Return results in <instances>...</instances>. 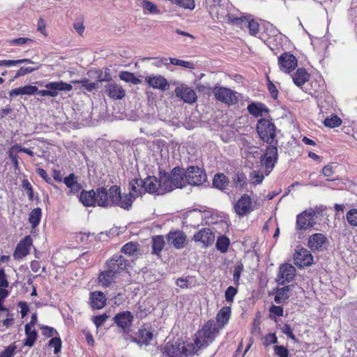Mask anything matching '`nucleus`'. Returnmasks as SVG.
Masks as SVG:
<instances>
[{"instance_id":"nucleus-6","label":"nucleus","mask_w":357,"mask_h":357,"mask_svg":"<svg viewBox=\"0 0 357 357\" xmlns=\"http://www.w3.org/2000/svg\"><path fill=\"white\" fill-rule=\"evenodd\" d=\"M316 211L310 208L303 211L296 216V229L298 231L306 230L313 227L316 225L314 217Z\"/></svg>"},{"instance_id":"nucleus-51","label":"nucleus","mask_w":357,"mask_h":357,"mask_svg":"<svg viewBox=\"0 0 357 357\" xmlns=\"http://www.w3.org/2000/svg\"><path fill=\"white\" fill-rule=\"evenodd\" d=\"M142 6L144 10H148L150 13L158 14L160 13V10L158 8V6L149 0H143L142 2Z\"/></svg>"},{"instance_id":"nucleus-23","label":"nucleus","mask_w":357,"mask_h":357,"mask_svg":"<svg viewBox=\"0 0 357 357\" xmlns=\"http://www.w3.org/2000/svg\"><path fill=\"white\" fill-rule=\"evenodd\" d=\"M142 188L148 193L161 195L159 180L154 176L146 177L142 182Z\"/></svg>"},{"instance_id":"nucleus-37","label":"nucleus","mask_w":357,"mask_h":357,"mask_svg":"<svg viewBox=\"0 0 357 357\" xmlns=\"http://www.w3.org/2000/svg\"><path fill=\"white\" fill-rule=\"evenodd\" d=\"M165 245L164 237L162 235H157L152 238V253L160 256V253Z\"/></svg>"},{"instance_id":"nucleus-11","label":"nucleus","mask_w":357,"mask_h":357,"mask_svg":"<svg viewBox=\"0 0 357 357\" xmlns=\"http://www.w3.org/2000/svg\"><path fill=\"white\" fill-rule=\"evenodd\" d=\"M296 273L294 266L290 264H283L280 266L276 281L280 284H285L294 280Z\"/></svg>"},{"instance_id":"nucleus-62","label":"nucleus","mask_w":357,"mask_h":357,"mask_svg":"<svg viewBox=\"0 0 357 357\" xmlns=\"http://www.w3.org/2000/svg\"><path fill=\"white\" fill-rule=\"evenodd\" d=\"M277 160V158H271V156L264 157V155L261 159V162L263 165L266 167V169L270 170L273 169Z\"/></svg>"},{"instance_id":"nucleus-57","label":"nucleus","mask_w":357,"mask_h":357,"mask_svg":"<svg viewBox=\"0 0 357 357\" xmlns=\"http://www.w3.org/2000/svg\"><path fill=\"white\" fill-rule=\"evenodd\" d=\"M169 61L172 65L179 66L189 69H192L194 68V64L190 61L177 59L175 58H170Z\"/></svg>"},{"instance_id":"nucleus-27","label":"nucleus","mask_w":357,"mask_h":357,"mask_svg":"<svg viewBox=\"0 0 357 357\" xmlns=\"http://www.w3.org/2000/svg\"><path fill=\"white\" fill-rule=\"evenodd\" d=\"M327 241L325 235L321 233H316L310 236L307 242L308 247L312 252L319 250L324 244Z\"/></svg>"},{"instance_id":"nucleus-63","label":"nucleus","mask_w":357,"mask_h":357,"mask_svg":"<svg viewBox=\"0 0 357 357\" xmlns=\"http://www.w3.org/2000/svg\"><path fill=\"white\" fill-rule=\"evenodd\" d=\"M334 172L333 167L331 165H325L322 169V174L325 177H326V181H335V179L331 178Z\"/></svg>"},{"instance_id":"nucleus-5","label":"nucleus","mask_w":357,"mask_h":357,"mask_svg":"<svg viewBox=\"0 0 357 357\" xmlns=\"http://www.w3.org/2000/svg\"><path fill=\"white\" fill-rule=\"evenodd\" d=\"M213 93L217 100L228 105H235L238 102L236 92L227 87L215 86Z\"/></svg>"},{"instance_id":"nucleus-64","label":"nucleus","mask_w":357,"mask_h":357,"mask_svg":"<svg viewBox=\"0 0 357 357\" xmlns=\"http://www.w3.org/2000/svg\"><path fill=\"white\" fill-rule=\"evenodd\" d=\"M278 342V337L275 333H268L266 335L263 339V344L266 347L271 344H276Z\"/></svg>"},{"instance_id":"nucleus-52","label":"nucleus","mask_w":357,"mask_h":357,"mask_svg":"<svg viewBox=\"0 0 357 357\" xmlns=\"http://www.w3.org/2000/svg\"><path fill=\"white\" fill-rule=\"evenodd\" d=\"M62 342L60 337H52L48 343L50 347L54 348V354H58L61 349Z\"/></svg>"},{"instance_id":"nucleus-29","label":"nucleus","mask_w":357,"mask_h":357,"mask_svg":"<svg viewBox=\"0 0 357 357\" xmlns=\"http://www.w3.org/2000/svg\"><path fill=\"white\" fill-rule=\"evenodd\" d=\"M231 317V307H222L216 315V324L219 330L222 328L229 321Z\"/></svg>"},{"instance_id":"nucleus-41","label":"nucleus","mask_w":357,"mask_h":357,"mask_svg":"<svg viewBox=\"0 0 357 357\" xmlns=\"http://www.w3.org/2000/svg\"><path fill=\"white\" fill-rule=\"evenodd\" d=\"M169 176L172 183L174 190L176 188H182L185 185L184 178L181 174L172 172Z\"/></svg>"},{"instance_id":"nucleus-40","label":"nucleus","mask_w":357,"mask_h":357,"mask_svg":"<svg viewBox=\"0 0 357 357\" xmlns=\"http://www.w3.org/2000/svg\"><path fill=\"white\" fill-rule=\"evenodd\" d=\"M342 123V119L336 114L327 116L324 121V125L330 128L339 127Z\"/></svg>"},{"instance_id":"nucleus-38","label":"nucleus","mask_w":357,"mask_h":357,"mask_svg":"<svg viewBox=\"0 0 357 357\" xmlns=\"http://www.w3.org/2000/svg\"><path fill=\"white\" fill-rule=\"evenodd\" d=\"M229 182L228 178L224 174L218 173L213 179V185L215 188L223 190L227 188Z\"/></svg>"},{"instance_id":"nucleus-47","label":"nucleus","mask_w":357,"mask_h":357,"mask_svg":"<svg viewBox=\"0 0 357 357\" xmlns=\"http://www.w3.org/2000/svg\"><path fill=\"white\" fill-rule=\"evenodd\" d=\"M243 270L244 266L241 262L237 263L234 266V269L233 271V281L236 287H238L240 284V278Z\"/></svg>"},{"instance_id":"nucleus-49","label":"nucleus","mask_w":357,"mask_h":357,"mask_svg":"<svg viewBox=\"0 0 357 357\" xmlns=\"http://www.w3.org/2000/svg\"><path fill=\"white\" fill-rule=\"evenodd\" d=\"M33 63V61L29 59H22L17 60H1L0 61V66L10 67L20 63Z\"/></svg>"},{"instance_id":"nucleus-42","label":"nucleus","mask_w":357,"mask_h":357,"mask_svg":"<svg viewBox=\"0 0 357 357\" xmlns=\"http://www.w3.org/2000/svg\"><path fill=\"white\" fill-rule=\"evenodd\" d=\"M230 245V240L225 236H219L216 241V248L222 253L227 252L228 248Z\"/></svg>"},{"instance_id":"nucleus-39","label":"nucleus","mask_w":357,"mask_h":357,"mask_svg":"<svg viewBox=\"0 0 357 357\" xmlns=\"http://www.w3.org/2000/svg\"><path fill=\"white\" fill-rule=\"evenodd\" d=\"M42 210L40 208H35L31 211L29 215V222L32 228H36L40 224Z\"/></svg>"},{"instance_id":"nucleus-44","label":"nucleus","mask_w":357,"mask_h":357,"mask_svg":"<svg viewBox=\"0 0 357 357\" xmlns=\"http://www.w3.org/2000/svg\"><path fill=\"white\" fill-rule=\"evenodd\" d=\"M71 83L80 84L83 88L89 92L96 89L98 86V82H90L87 78L79 80H72Z\"/></svg>"},{"instance_id":"nucleus-25","label":"nucleus","mask_w":357,"mask_h":357,"mask_svg":"<svg viewBox=\"0 0 357 357\" xmlns=\"http://www.w3.org/2000/svg\"><path fill=\"white\" fill-rule=\"evenodd\" d=\"M145 81L150 86L162 91L168 89L169 86L167 79L161 75L148 76Z\"/></svg>"},{"instance_id":"nucleus-28","label":"nucleus","mask_w":357,"mask_h":357,"mask_svg":"<svg viewBox=\"0 0 357 357\" xmlns=\"http://www.w3.org/2000/svg\"><path fill=\"white\" fill-rule=\"evenodd\" d=\"M76 179L77 177L74 173H70L64 178L63 183L69 188V192H67L68 195L77 194L82 189L81 184Z\"/></svg>"},{"instance_id":"nucleus-24","label":"nucleus","mask_w":357,"mask_h":357,"mask_svg":"<svg viewBox=\"0 0 357 357\" xmlns=\"http://www.w3.org/2000/svg\"><path fill=\"white\" fill-rule=\"evenodd\" d=\"M116 275L111 272L107 268L99 273L98 276V283L103 288H107L115 282Z\"/></svg>"},{"instance_id":"nucleus-20","label":"nucleus","mask_w":357,"mask_h":357,"mask_svg":"<svg viewBox=\"0 0 357 357\" xmlns=\"http://www.w3.org/2000/svg\"><path fill=\"white\" fill-rule=\"evenodd\" d=\"M45 88L51 92L50 97H56L59 95V91H70L73 86L70 84L60 82H51L45 84Z\"/></svg>"},{"instance_id":"nucleus-54","label":"nucleus","mask_w":357,"mask_h":357,"mask_svg":"<svg viewBox=\"0 0 357 357\" xmlns=\"http://www.w3.org/2000/svg\"><path fill=\"white\" fill-rule=\"evenodd\" d=\"M175 4L184 9L194 10L195 8V0H177Z\"/></svg>"},{"instance_id":"nucleus-26","label":"nucleus","mask_w":357,"mask_h":357,"mask_svg":"<svg viewBox=\"0 0 357 357\" xmlns=\"http://www.w3.org/2000/svg\"><path fill=\"white\" fill-rule=\"evenodd\" d=\"M291 77L294 84L296 86L302 87L310 80V75L305 68L301 67L296 69Z\"/></svg>"},{"instance_id":"nucleus-19","label":"nucleus","mask_w":357,"mask_h":357,"mask_svg":"<svg viewBox=\"0 0 357 357\" xmlns=\"http://www.w3.org/2000/svg\"><path fill=\"white\" fill-rule=\"evenodd\" d=\"M231 21L236 24H244L249 30L250 36H256L259 31V24L255 19H250L246 17H235Z\"/></svg>"},{"instance_id":"nucleus-22","label":"nucleus","mask_w":357,"mask_h":357,"mask_svg":"<svg viewBox=\"0 0 357 357\" xmlns=\"http://www.w3.org/2000/svg\"><path fill=\"white\" fill-rule=\"evenodd\" d=\"M90 303L93 310L102 309L107 304V297L100 291H95L90 293Z\"/></svg>"},{"instance_id":"nucleus-1","label":"nucleus","mask_w":357,"mask_h":357,"mask_svg":"<svg viewBox=\"0 0 357 357\" xmlns=\"http://www.w3.org/2000/svg\"><path fill=\"white\" fill-rule=\"evenodd\" d=\"M79 202L86 207L98 205L101 207L108 206L107 190L105 188H98L96 190H82L79 196Z\"/></svg>"},{"instance_id":"nucleus-61","label":"nucleus","mask_w":357,"mask_h":357,"mask_svg":"<svg viewBox=\"0 0 357 357\" xmlns=\"http://www.w3.org/2000/svg\"><path fill=\"white\" fill-rule=\"evenodd\" d=\"M22 187L26 191L29 200L33 202L34 199L33 190L29 181L26 179H24L22 181Z\"/></svg>"},{"instance_id":"nucleus-8","label":"nucleus","mask_w":357,"mask_h":357,"mask_svg":"<svg viewBox=\"0 0 357 357\" xmlns=\"http://www.w3.org/2000/svg\"><path fill=\"white\" fill-rule=\"evenodd\" d=\"M235 213L241 217L248 215L255 209L252 205L251 197L248 194H243L236 201L234 206Z\"/></svg>"},{"instance_id":"nucleus-48","label":"nucleus","mask_w":357,"mask_h":357,"mask_svg":"<svg viewBox=\"0 0 357 357\" xmlns=\"http://www.w3.org/2000/svg\"><path fill=\"white\" fill-rule=\"evenodd\" d=\"M142 182H143V181H142L140 179H137V178L132 179L130 181V184H129L130 189V192H132V195H134L135 197H137L138 196H139L141 195V191H140V189L139 187L140 185L142 186Z\"/></svg>"},{"instance_id":"nucleus-16","label":"nucleus","mask_w":357,"mask_h":357,"mask_svg":"<svg viewBox=\"0 0 357 357\" xmlns=\"http://www.w3.org/2000/svg\"><path fill=\"white\" fill-rule=\"evenodd\" d=\"M206 210L194 208L187 211L183 216V224L190 227L197 228L202 221V213Z\"/></svg>"},{"instance_id":"nucleus-2","label":"nucleus","mask_w":357,"mask_h":357,"mask_svg":"<svg viewBox=\"0 0 357 357\" xmlns=\"http://www.w3.org/2000/svg\"><path fill=\"white\" fill-rule=\"evenodd\" d=\"M219 332L220 330L215 321L210 319L203 325L201 329L196 332L194 337L196 338L198 344L204 349L214 341Z\"/></svg>"},{"instance_id":"nucleus-60","label":"nucleus","mask_w":357,"mask_h":357,"mask_svg":"<svg viewBox=\"0 0 357 357\" xmlns=\"http://www.w3.org/2000/svg\"><path fill=\"white\" fill-rule=\"evenodd\" d=\"M250 176L252 183L255 185L261 183L264 178V174L259 171H253Z\"/></svg>"},{"instance_id":"nucleus-12","label":"nucleus","mask_w":357,"mask_h":357,"mask_svg":"<svg viewBox=\"0 0 357 357\" xmlns=\"http://www.w3.org/2000/svg\"><path fill=\"white\" fill-rule=\"evenodd\" d=\"M215 238V233L211 229L204 227L195 233L192 239L197 243H201L204 248H208L214 243Z\"/></svg>"},{"instance_id":"nucleus-53","label":"nucleus","mask_w":357,"mask_h":357,"mask_svg":"<svg viewBox=\"0 0 357 357\" xmlns=\"http://www.w3.org/2000/svg\"><path fill=\"white\" fill-rule=\"evenodd\" d=\"M267 88L271 96L276 100L278 97V90L276 86L272 82L268 75H266Z\"/></svg>"},{"instance_id":"nucleus-7","label":"nucleus","mask_w":357,"mask_h":357,"mask_svg":"<svg viewBox=\"0 0 357 357\" xmlns=\"http://www.w3.org/2000/svg\"><path fill=\"white\" fill-rule=\"evenodd\" d=\"M128 266V261L121 255H114L105 262L106 268L116 276L126 271Z\"/></svg>"},{"instance_id":"nucleus-30","label":"nucleus","mask_w":357,"mask_h":357,"mask_svg":"<svg viewBox=\"0 0 357 357\" xmlns=\"http://www.w3.org/2000/svg\"><path fill=\"white\" fill-rule=\"evenodd\" d=\"M247 109L255 118L262 116L264 114L269 112L268 108L261 102H252L248 105Z\"/></svg>"},{"instance_id":"nucleus-9","label":"nucleus","mask_w":357,"mask_h":357,"mask_svg":"<svg viewBox=\"0 0 357 357\" xmlns=\"http://www.w3.org/2000/svg\"><path fill=\"white\" fill-rule=\"evenodd\" d=\"M167 243L177 250L185 248L188 240L187 235L181 230H172L166 235Z\"/></svg>"},{"instance_id":"nucleus-34","label":"nucleus","mask_w":357,"mask_h":357,"mask_svg":"<svg viewBox=\"0 0 357 357\" xmlns=\"http://www.w3.org/2000/svg\"><path fill=\"white\" fill-rule=\"evenodd\" d=\"M158 180L160 182V192L161 195L169 192L174 190L169 174L164 173L162 175H160Z\"/></svg>"},{"instance_id":"nucleus-14","label":"nucleus","mask_w":357,"mask_h":357,"mask_svg":"<svg viewBox=\"0 0 357 357\" xmlns=\"http://www.w3.org/2000/svg\"><path fill=\"white\" fill-rule=\"evenodd\" d=\"M153 334L150 324H144L139 328L134 342L139 345L148 346L153 340Z\"/></svg>"},{"instance_id":"nucleus-36","label":"nucleus","mask_w":357,"mask_h":357,"mask_svg":"<svg viewBox=\"0 0 357 357\" xmlns=\"http://www.w3.org/2000/svg\"><path fill=\"white\" fill-rule=\"evenodd\" d=\"M107 196H108V206H116L118 203L117 202H119V197L121 196V188L119 186L114 185H112L108 191H107Z\"/></svg>"},{"instance_id":"nucleus-32","label":"nucleus","mask_w":357,"mask_h":357,"mask_svg":"<svg viewBox=\"0 0 357 357\" xmlns=\"http://www.w3.org/2000/svg\"><path fill=\"white\" fill-rule=\"evenodd\" d=\"M194 342L182 343L183 356H188L196 354L200 349H203L202 347L196 342V338H193Z\"/></svg>"},{"instance_id":"nucleus-4","label":"nucleus","mask_w":357,"mask_h":357,"mask_svg":"<svg viewBox=\"0 0 357 357\" xmlns=\"http://www.w3.org/2000/svg\"><path fill=\"white\" fill-rule=\"evenodd\" d=\"M278 65L280 71L291 74L298 66V59L290 52H284L278 57Z\"/></svg>"},{"instance_id":"nucleus-21","label":"nucleus","mask_w":357,"mask_h":357,"mask_svg":"<svg viewBox=\"0 0 357 357\" xmlns=\"http://www.w3.org/2000/svg\"><path fill=\"white\" fill-rule=\"evenodd\" d=\"M107 95L113 100H121L126 96L125 90L115 82H109L105 86Z\"/></svg>"},{"instance_id":"nucleus-3","label":"nucleus","mask_w":357,"mask_h":357,"mask_svg":"<svg viewBox=\"0 0 357 357\" xmlns=\"http://www.w3.org/2000/svg\"><path fill=\"white\" fill-rule=\"evenodd\" d=\"M256 130L263 142L272 144L275 141V144H278L275 140L276 126L271 120L260 119L257 121Z\"/></svg>"},{"instance_id":"nucleus-13","label":"nucleus","mask_w":357,"mask_h":357,"mask_svg":"<svg viewBox=\"0 0 357 357\" xmlns=\"http://www.w3.org/2000/svg\"><path fill=\"white\" fill-rule=\"evenodd\" d=\"M33 245V241L31 236L28 235L22 238L17 244L13 252V258L15 260L22 259L27 256Z\"/></svg>"},{"instance_id":"nucleus-43","label":"nucleus","mask_w":357,"mask_h":357,"mask_svg":"<svg viewBox=\"0 0 357 357\" xmlns=\"http://www.w3.org/2000/svg\"><path fill=\"white\" fill-rule=\"evenodd\" d=\"M138 243L130 241L126 243L121 248V252L129 256L135 255L138 251Z\"/></svg>"},{"instance_id":"nucleus-31","label":"nucleus","mask_w":357,"mask_h":357,"mask_svg":"<svg viewBox=\"0 0 357 357\" xmlns=\"http://www.w3.org/2000/svg\"><path fill=\"white\" fill-rule=\"evenodd\" d=\"M182 342L167 343L164 349V354L169 357H182Z\"/></svg>"},{"instance_id":"nucleus-15","label":"nucleus","mask_w":357,"mask_h":357,"mask_svg":"<svg viewBox=\"0 0 357 357\" xmlns=\"http://www.w3.org/2000/svg\"><path fill=\"white\" fill-rule=\"evenodd\" d=\"M294 264L301 268L312 265L313 257L309 250L305 248H301L294 253Z\"/></svg>"},{"instance_id":"nucleus-56","label":"nucleus","mask_w":357,"mask_h":357,"mask_svg":"<svg viewBox=\"0 0 357 357\" xmlns=\"http://www.w3.org/2000/svg\"><path fill=\"white\" fill-rule=\"evenodd\" d=\"M17 346L15 343L10 344L3 351L0 352V357H13L15 354Z\"/></svg>"},{"instance_id":"nucleus-58","label":"nucleus","mask_w":357,"mask_h":357,"mask_svg":"<svg viewBox=\"0 0 357 357\" xmlns=\"http://www.w3.org/2000/svg\"><path fill=\"white\" fill-rule=\"evenodd\" d=\"M109 316L106 313H103L100 315L94 316L92 318L93 323L95 324L97 328H100L104 324L107 320Z\"/></svg>"},{"instance_id":"nucleus-17","label":"nucleus","mask_w":357,"mask_h":357,"mask_svg":"<svg viewBox=\"0 0 357 357\" xmlns=\"http://www.w3.org/2000/svg\"><path fill=\"white\" fill-rule=\"evenodd\" d=\"M185 179L191 185H199L206 180V174L197 167H190L188 169Z\"/></svg>"},{"instance_id":"nucleus-45","label":"nucleus","mask_w":357,"mask_h":357,"mask_svg":"<svg viewBox=\"0 0 357 357\" xmlns=\"http://www.w3.org/2000/svg\"><path fill=\"white\" fill-rule=\"evenodd\" d=\"M16 148L17 147V144L13 145L8 151V155L9 158L11 160L12 164L15 168V169H19V161L18 156Z\"/></svg>"},{"instance_id":"nucleus-46","label":"nucleus","mask_w":357,"mask_h":357,"mask_svg":"<svg viewBox=\"0 0 357 357\" xmlns=\"http://www.w3.org/2000/svg\"><path fill=\"white\" fill-rule=\"evenodd\" d=\"M119 77L121 80H123L126 82H130L134 84L140 83V80L137 77H135L132 73L128 71L120 72Z\"/></svg>"},{"instance_id":"nucleus-59","label":"nucleus","mask_w":357,"mask_h":357,"mask_svg":"<svg viewBox=\"0 0 357 357\" xmlns=\"http://www.w3.org/2000/svg\"><path fill=\"white\" fill-rule=\"evenodd\" d=\"M38 69V67H21L14 76V79H17L20 77L24 76Z\"/></svg>"},{"instance_id":"nucleus-35","label":"nucleus","mask_w":357,"mask_h":357,"mask_svg":"<svg viewBox=\"0 0 357 357\" xmlns=\"http://www.w3.org/2000/svg\"><path fill=\"white\" fill-rule=\"evenodd\" d=\"M136 197L132 192L121 195L119 197L120 201L117 202L116 206H119L121 208L129 210L132 205L133 202Z\"/></svg>"},{"instance_id":"nucleus-50","label":"nucleus","mask_w":357,"mask_h":357,"mask_svg":"<svg viewBox=\"0 0 357 357\" xmlns=\"http://www.w3.org/2000/svg\"><path fill=\"white\" fill-rule=\"evenodd\" d=\"M348 223L354 227H357V208H351L349 210L346 214Z\"/></svg>"},{"instance_id":"nucleus-55","label":"nucleus","mask_w":357,"mask_h":357,"mask_svg":"<svg viewBox=\"0 0 357 357\" xmlns=\"http://www.w3.org/2000/svg\"><path fill=\"white\" fill-rule=\"evenodd\" d=\"M238 293V289L236 287L229 286L225 291V300L227 302L233 303L234 299L236 294Z\"/></svg>"},{"instance_id":"nucleus-18","label":"nucleus","mask_w":357,"mask_h":357,"mask_svg":"<svg viewBox=\"0 0 357 357\" xmlns=\"http://www.w3.org/2000/svg\"><path fill=\"white\" fill-rule=\"evenodd\" d=\"M176 96L180 98L183 102L192 104L197 101V96L195 91L189 86H177L175 89Z\"/></svg>"},{"instance_id":"nucleus-10","label":"nucleus","mask_w":357,"mask_h":357,"mask_svg":"<svg viewBox=\"0 0 357 357\" xmlns=\"http://www.w3.org/2000/svg\"><path fill=\"white\" fill-rule=\"evenodd\" d=\"M114 322L123 333H128L134 321V316L131 312L126 310L116 314L113 318Z\"/></svg>"},{"instance_id":"nucleus-33","label":"nucleus","mask_w":357,"mask_h":357,"mask_svg":"<svg viewBox=\"0 0 357 357\" xmlns=\"http://www.w3.org/2000/svg\"><path fill=\"white\" fill-rule=\"evenodd\" d=\"M26 338L24 342L25 346L31 347L38 337V333L34 328L31 326V324H26L24 327Z\"/></svg>"}]
</instances>
